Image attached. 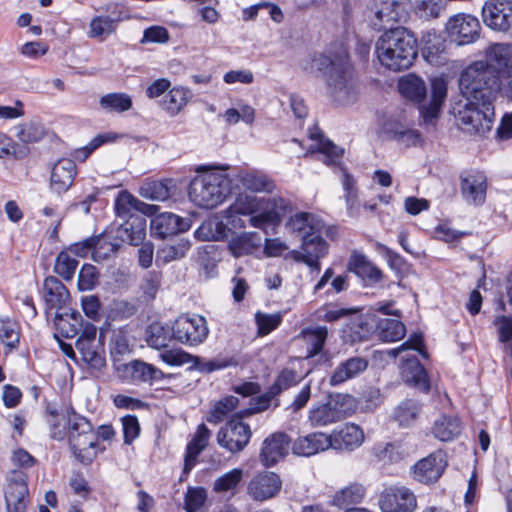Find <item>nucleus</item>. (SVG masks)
Listing matches in <instances>:
<instances>
[{
    "instance_id": "nucleus-1",
    "label": "nucleus",
    "mask_w": 512,
    "mask_h": 512,
    "mask_svg": "<svg viewBox=\"0 0 512 512\" xmlns=\"http://www.w3.org/2000/svg\"><path fill=\"white\" fill-rule=\"evenodd\" d=\"M305 71L323 73L329 96L339 104H349L356 96L354 71L345 50L314 54L303 60Z\"/></svg>"
},
{
    "instance_id": "nucleus-2",
    "label": "nucleus",
    "mask_w": 512,
    "mask_h": 512,
    "mask_svg": "<svg viewBox=\"0 0 512 512\" xmlns=\"http://www.w3.org/2000/svg\"><path fill=\"white\" fill-rule=\"evenodd\" d=\"M64 418L66 421L62 429L59 424H52L51 436L55 440H62L68 435L74 456L85 465L92 463L97 456L95 447L98 437L110 440L115 434L111 425H101L95 434L89 420L77 414L73 407L66 409Z\"/></svg>"
},
{
    "instance_id": "nucleus-3",
    "label": "nucleus",
    "mask_w": 512,
    "mask_h": 512,
    "mask_svg": "<svg viewBox=\"0 0 512 512\" xmlns=\"http://www.w3.org/2000/svg\"><path fill=\"white\" fill-rule=\"evenodd\" d=\"M291 210L290 202L282 197L265 198L240 194L225 211V219L236 228L235 215L250 216V225L268 234L269 230H274L280 224L282 217Z\"/></svg>"
},
{
    "instance_id": "nucleus-4",
    "label": "nucleus",
    "mask_w": 512,
    "mask_h": 512,
    "mask_svg": "<svg viewBox=\"0 0 512 512\" xmlns=\"http://www.w3.org/2000/svg\"><path fill=\"white\" fill-rule=\"evenodd\" d=\"M376 54L381 65L387 69L406 70L417 58V39L405 27L389 28L377 40Z\"/></svg>"
},
{
    "instance_id": "nucleus-5",
    "label": "nucleus",
    "mask_w": 512,
    "mask_h": 512,
    "mask_svg": "<svg viewBox=\"0 0 512 512\" xmlns=\"http://www.w3.org/2000/svg\"><path fill=\"white\" fill-rule=\"evenodd\" d=\"M459 88L464 98L493 101L500 91L501 80L488 63L479 60L461 72Z\"/></svg>"
},
{
    "instance_id": "nucleus-6",
    "label": "nucleus",
    "mask_w": 512,
    "mask_h": 512,
    "mask_svg": "<svg viewBox=\"0 0 512 512\" xmlns=\"http://www.w3.org/2000/svg\"><path fill=\"white\" fill-rule=\"evenodd\" d=\"M196 171L203 173L190 183V200L201 208H215L230 193V180L224 173L209 170L205 166L198 167Z\"/></svg>"
},
{
    "instance_id": "nucleus-7",
    "label": "nucleus",
    "mask_w": 512,
    "mask_h": 512,
    "mask_svg": "<svg viewBox=\"0 0 512 512\" xmlns=\"http://www.w3.org/2000/svg\"><path fill=\"white\" fill-rule=\"evenodd\" d=\"M452 113L460 128L469 134H486L495 119L493 101L486 100L464 98L453 106Z\"/></svg>"
},
{
    "instance_id": "nucleus-8",
    "label": "nucleus",
    "mask_w": 512,
    "mask_h": 512,
    "mask_svg": "<svg viewBox=\"0 0 512 512\" xmlns=\"http://www.w3.org/2000/svg\"><path fill=\"white\" fill-rule=\"evenodd\" d=\"M352 397L347 394L330 395L326 402H318L308 411L312 427H325L344 420L351 411Z\"/></svg>"
},
{
    "instance_id": "nucleus-9",
    "label": "nucleus",
    "mask_w": 512,
    "mask_h": 512,
    "mask_svg": "<svg viewBox=\"0 0 512 512\" xmlns=\"http://www.w3.org/2000/svg\"><path fill=\"white\" fill-rule=\"evenodd\" d=\"M411 10V0H373L368 17L371 26L381 31L396 23L406 22Z\"/></svg>"
},
{
    "instance_id": "nucleus-10",
    "label": "nucleus",
    "mask_w": 512,
    "mask_h": 512,
    "mask_svg": "<svg viewBox=\"0 0 512 512\" xmlns=\"http://www.w3.org/2000/svg\"><path fill=\"white\" fill-rule=\"evenodd\" d=\"M244 417L241 411L238 412L217 433L218 444L230 453L241 452L251 439L252 431L250 426L243 422Z\"/></svg>"
},
{
    "instance_id": "nucleus-11",
    "label": "nucleus",
    "mask_w": 512,
    "mask_h": 512,
    "mask_svg": "<svg viewBox=\"0 0 512 512\" xmlns=\"http://www.w3.org/2000/svg\"><path fill=\"white\" fill-rule=\"evenodd\" d=\"M172 338L186 346L203 343L209 333L206 319L200 315H181L172 325Z\"/></svg>"
},
{
    "instance_id": "nucleus-12",
    "label": "nucleus",
    "mask_w": 512,
    "mask_h": 512,
    "mask_svg": "<svg viewBox=\"0 0 512 512\" xmlns=\"http://www.w3.org/2000/svg\"><path fill=\"white\" fill-rule=\"evenodd\" d=\"M445 29L451 42L467 45L480 37L481 25L477 17L459 13L448 19Z\"/></svg>"
},
{
    "instance_id": "nucleus-13",
    "label": "nucleus",
    "mask_w": 512,
    "mask_h": 512,
    "mask_svg": "<svg viewBox=\"0 0 512 512\" xmlns=\"http://www.w3.org/2000/svg\"><path fill=\"white\" fill-rule=\"evenodd\" d=\"M484 24L497 32L512 28V0H487L482 7Z\"/></svg>"
},
{
    "instance_id": "nucleus-14",
    "label": "nucleus",
    "mask_w": 512,
    "mask_h": 512,
    "mask_svg": "<svg viewBox=\"0 0 512 512\" xmlns=\"http://www.w3.org/2000/svg\"><path fill=\"white\" fill-rule=\"evenodd\" d=\"M382 512H413L417 507L414 493L404 487L386 488L379 499Z\"/></svg>"
},
{
    "instance_id": "nucleus-15",
    "label": "nucleus",
    "mask_w": 512,
    "mask_h": 512,
    "mask_svg": "<svg viewBox=\"0 0 512 512\" xmlns=\"http://www.w3.org/2000/svg\"><path fill=\"white\" fill-rule=\"evenodd\" d=\"M322 232H310L303 236L301 251L297 252L295 259L302 261L312 269L320 270L319 259L328 252V244L322 237Z\"/></svg>"
},
{
    "instance_id": "nucleus-16",
    "label": "nucleus",
    "mask_w": 512,
    "mask_h": 512,
    "mask_svg": "<svg viewBox=\"0 0 512 512\" xmlns=\"http://www.w3.org/2000/svg\"><path fill=\"white\" fill-rule=\"evenodd\" d=\"M330 448L336 451L351 452L359 448L364 442V432L362 428L354 423H346L343 426L334 429L328 434Z\"/></svg>"
},
{
    "instance_id": "nucleus-17",
    "label": "nucleus",
    "mask_w": 512,
    "mask_h": 512,
    "mask_svg": "<svg viewBox=\"0 0 512 512\" xmlns=\"http://www.w3.org/2000/svg\"><path fill=\"white\" fill-rule=\"evenodd\" d=\"M446 466L445 454L442 451H436L419 460L413 466V477L421 483H433L441 477Z\"/></svg>"
},
{
    "instance_id": "nucleus-18",
    "label": "nucleus",
    "mask_w": 512,
    "mask_h": 512,
    "mask_svg": "<svg viewBox=\"0 0 512 512\" xmlns=\"http://www.w3.org/2000/svg\"><path fill=\"white\" fill-rule=\"evenodd\" d=\"M117 371L125 379L138 383L153 384L164 378V373L152 364L142 360H132L117 365Z\"/></svg>"
},
{
    "instance_id": "nucleus-19",
    "label": "nucleus",
    "mask_w": 512,
    "mask_h": 512,
    "mask_svg": "<svg viewBox=\"0 0 512 512\" xmlns=\"http://www.w3.org/2000/svg\"><path fill=\"white\" fill-rule=\"evenodd\" d=\"M281 487L282 481L276 473L262 472L251 479L247 492L253 500L262 502L275 497Z\"/></svg>"
},
{
    "instance_id": "nucleus-20",
    "label": "nucleus",
    "mask_w": 512,
    "mask_h": 512,
    "mask_svg": "<svg viewBox=\"0 0 512 512\" xmlns=\"http://www.w3.org/2000/svg\"><path fill=\"white\" fill-rule=\"evenodd\" d=\"M461 194L470 204L482 205L486 199L487 177L483 172L470 171L461 177Z\"/></svg>"
},
{
    "instance_id": "nucleus-21",
    "label": "nucleus",
    "mask_w": 512,
    "mask_h": 512,
    "mask_svg": "<svg viewBox=\"0 0 512 512\" xmlns=\"http://www.w3.org/2000/svg\"><path fill=\"white\" fill-rule=\"evenodd\" d=\"M189 228V219L181 218L170 212L155 216L150 223L151 234L161 239L185 232Z\"/></svg>"
},
{
    "instance_id": "nucleus-22",
    "label": "nucleus",
    "mask_w": 512,
    "mask_h": 512,
    "mask_svg": "<svg viewBox=\"0 0 512 512\" xmlns=\"http://www.w3.org/2000/svg\"><path fill=\"white\" fill-rule=\"evenodd\" d=\"M28 492L25 474L19 473L11 478L5 488L7 512H25Z\"/></svg>"
},
{
    "instance_id": "nucleus-23",
    "label": "nucleus",
    "mask_w": 512,
    "mask_h": 512,
    "mask_svg": "<svg viewBox=\"0 0 512 512\" xmlns=\"http://www.w3.org/2000/svg\"><path fill=\"white\" fill-rule=\"evenodd\" d=\"M290 439L287 434L277 432L267 437L260 453V459L264 466L276 464L288 454Z\"/></svg>"
},
{
    "instance_id": "nucleus-24",
    "label": "nucleus",
    "mask_w": 512,
    "mask_h": 512,
    "mask_svg": "<svg viewBox=\"0 0 512 512\" xmlns=\"http://www.w3.org/2000/svg\"><path fill=\"white\" fill-rule=\"evenodd\" d=\"M77 174L76 164L68 158L56 162L51 171L50 187L58 195L66 193L73 185Z\"/></svg>"
},
{
    "instance_id": "nucleus-25",
    "label": "nucleus",
    "mask_w": 512,
    "mask_h": 512,
    "mask_svg": "<svg viewBox=\"0 0 512 512\" xmlns=\"http://www.w3.org/2000/svg\"><path fill=\"white\" fill-rule=\"evenodd\" d=\"M348 268L367 285L377 284L383 278L382 271L365 254L357 250L351 253Z\"/></svg>"
},
{
    "instance_id": "nucleus-26",
    "label": "nucleus",
    "mask_w": 512,
    "mask_h": 512,
    "mask_svg": "<svg viewBox=\"0 0 512 512\" xmlns=\"http://www.w3.org/2000/svg\"><path fill=\"white\" fill-rule=\"evenodd\" d=\"M484 62L488 63L497 73L501 75L512 73V44L493 43L485 50Z\"/></svg>"
},
{
    "instance_id": "nucleus-27",
    "label": "nucleus",
    "mask_w": 512,
    "mask_h": 512,
    "mask_svg": "<svg viewBox=\"0 0 512 512\" xmlns=\"http://www.w3.org/2000/svg\"><path fill=\"white\" fill-rule=\"evenodd\" d=\"M401 375L405 383L424 392L430 389L427 373L415 355L401 357Z\"/></svg>"
},
{
    "instance_id": "nucleus-28",
    "label": "nucleus",
    "mask_w": 512,
    "mask_h": 512,
    "mask_svg": "<svg viewBox=\"0 0 512 512\" xmlns=\"http://www.w3.org/2000/svg\"><path fill=\"white\" fill-rule=\"evenodd\" d=\"M328 434L322 432H313L305 436L298 437L293 445L292 451L295 455L310 457L330 448Z\"/></svg>"
},
{
    "instance_id": "nucleus-29",
    "label": "nucleus",
    "mask_w": 512,
    "mask_h": 512,
    "mask_svg": "<svg viewBox=\"0 0 512 512\" xmlns=\"http://www.w3.org/2000/svg\"><path fill=\"white\" fill-rule=\"evenodd\" d=\"M423 404L415 399H404L397 404L392 413L391 420L400 428H411L421 417Z\"/></svg>"
},
{
    "instance_id": "nucleus-30",
    "label": "nucleus",
    "mask_w": 512,
    "mask_h": 512,
    "mask_svg": "<svg viewBox=\"0 0 512 512\" xmlns=\"http://www.w3.org/2000/svg\"><path fill=\"white\" fill-rule=\"evenodd\" d=\"M368 362L362 357H352L340 363L329 378V384L339 386L346 381L357 377L367 369Z\"/></svg>"
},
{
    "instance_id": "nucleus-31",
    "label": "nucleus",
    "mask_w": 512,
    "mask_h": 512,
    "mask_svg": "<svg viewBox=\"0 0 512 512\" xmlns=\"http://www.w3.org/2000/svg\"><path fill=\"white\" fill-rule=\"evenodd\" d=\"M422 55L433 65L443 63L446 58V40L435 31H427L422 36Z\"/></svg>"
},
{
    "instance_id": "nucleus-32",
    "label": "nucleus",
    "mask_w": 512,
    "mask_h": 512,
    "mask_svg": "<svg viewBox=\"0 0 512 512\" xmlns=\"http://www.w3.org/2000/svg\"><path fill=\"white\" fill-rule=\"evenodd\" d=\"M225 212L223 215H215L205 220L195 231V237L203 241H219L228 237L230 228L228 220L224 222Z\"/></svg>"
},
{
    "instance_id": "nucleus-33",
    "label": "nucleus",
    "mask_w": 512,
    "mask_h": 512,
    "mask_svg": "<svg viewBox=\"0 0 512 512\" xmlns=\"http://www.w3.org/2000/svg\"><path fill=\"white\" fill-rule=\"evenodd\" d=\"M156 210V206L146 204L129 193H122L115 202L117 216L124 221L130 219L131 216H139L138 212L154 214Z\"/></svg>"
},
{
    "instance_id": "nucleus-34",
    "label": "nucleus",
    "mask_w": 512,
    "mask_h": 512,
    "mask_svg": "<svg viewBox=\"0 0 512 512\" xmlns=\"http://www.w3.org/2000/svg\"><path fill=\"white\" fill-rule=\"evenodd\" d=\"M117 236L130 245H140L146 236V219L143 215L131 216L117 229Z\"/></svg>"
},
{
    "instance_id": "nucleus-35",
    "label": "nucleus",
    "mask_w": 512,
    "mask_h": 512,
    "mask_svg": "<svg viewBox=\"0 0 512 512\" xmlns=\"http://www.w3.org/2000/svg\"><path fill=\"white\" fill-rule=\"evenodd\" d=\"M210 435L211 433L209 429L204 424L198 426L195 436L188 443L186 448L183 474H189L190 471L194 468L197 463L199 454L208 445Z\"/></svg>"
},
{
    "instance_id": "nucleus-36",
    "label": "nucleus",
    "mask_w": 512,
    "mask_h": 512,
    "mask_svg": "<svg viewBox=\"0 0 512 512\" xmlns=\"http://www.w3.org/2000/svg\"><path fill=\"white\" fill-rule=\"evenodd\" d=\"M122 20L121 11H113L111 15L95 16L89 24L88 36L104 41L116 32L118 23Z\"/></svg>"
},
{
    "instance_id": "nucleus-37",
    "label": "nucleus",
    "mask_w": 512,
    "mask_h": 512,
    "mask_svg": "<svg viewBox=\"0 0 512 512\" xmlns=\"http://www.w3.org/2000/svg\"><path fill=\"white\" fill-rule=\"evenodd\" d=\"M328 337L325 326H315L303 329L297 336L306 348V358H312L321 353Z\"/></svg>"
},
{
    "instance_id": "nucleus-38",
    "label": "nucleus",
    "mask_w": 512,
    "mask_h": 512,
    "mask_svg": "<svg viewBox=\"0 0 512 512\" xmlns=\"http://www.w3.org/2000/svg\"><path fill=\"white\" fill-rule=\"evenodd\" d=\"M44 298L49 309H61L69 301L70 295L65 285L56 277L49 276L44 280Z\"/></svg>"
},
{
    "instance_id": "nucleus-39",
    "label": "nucleus",
    "mask_w": 512,
    "mask_h": 512,
    "mask_svg": "<svg viewBox=\"0 0 512 512\" xmlns=\"http://www.w3.org/2000/svg\"><path fill=\"white\" fill-rule=\"evenodd\" d=\"M286 227L303 238V236L308 235L310 232H322L324 223L314 214L299 212L289 218Z\"/></svg>"
},
{
    "instance_id": "nucleus-40",
    "label": "nucleus",
    "mask_w": 512,
    "mask_h": 512,
    "mask_svg": "<svg viewBox=\"0 0 512 512\" xmlns=\"http://www.w3.org/2000/svg\"><path fill=\"white\" fill-rule=\"evenodd\" d=\"M262 238L256 232L242 233L229 242V250L236 258L253 255L260 251Z\"/></svg>"
},
{
    "instance_id": "nucleus-41",
    "label": "nucleus",
    "mask_w": 512,
    "mask_h": 512,
    "mask_svg": "<svg viewBox=\"0 0 512 512\" xmlns=\"http://www.w3.org/2000/svg\"><path fill=\"white\" fill-rule=\"evenodd\" d=\"M238 181L252 192H272L275 185L272 179L259 170H243L238 173Z\"/></svg>"
},
{
    "instance_id": "nucleus-42",
    "label": "nucleus",
    "mask_w": 512,
    "mask_h": 512,
    "mask_svg": "<svg viewBox=\"0 0 512 512\" xmlns=\"http://www.w3.org/2000/svg\"><path fill=\"white\" fill-rule=\"evenodd\" d=\"M310 138L315 143L311 145L309 150L312 153L318 152L324 155V162L327 165H337L340 162V159L344 153L342 148L335 145L329 139L324 138V136L320 133H311Z\"/></svg>"
},
{
    "instance_id": "nucleus-43",
    "label": "nucleus",
    "mask_w": 512,
    "mask_h": 512,
    "mask_svg": "<svg viewBox=\"0 0 512 512\" xmlns=\"http://www.w3.org/2000/svg\"><path fill=\"white\" fill-rule=\"evenodd\" d=\"M447 96V83L441 77H436L431 80V101L427 108L422 107L420 113L424 119L435 118Z\"/></svg>"
},
{
    "instance_id": "nucleus-44",
    "label": "nucleus",
    "mask_w": 512,
    "mask_h": 512,
    "mask_svg": "<svg viewBox=\"0 0 512 512\" xmlns=\"http://www.w3.org/2000/svg\"><path fill=\"white\" fill-rule=\"evenodd\" d=\"M82 316L77 311L56 313L54 324L58 333L65 338H73L79 334Z\"/></svg>"
},
{
    "instance_id": "nucleus-45",
    "label": "nucleus",
    "mask_w": 512,
    "mask_h": 512,
    "mask_svg": "<svg viewBox=\"0 0 512 512\" xmlns=\"http://www.w3.org/2000/svg\"><path fill=\"white\" fill-rule=\"evenodd\" d=\"M373 453L383 464H394L402 461L407 452L400 442L379 443L374 446Z\"/></svg>"
},
{
    "instance_id": "nucleus-46",
    "label": "nucleus",
    "mask_w": 512,
    "mask_h": 512,
    "mask_svg": "<svg viewBox=\"0 0 512 512\" xmlns=\"http://www.w3.org/2000/svg\"><path fill=\"white\" fill-rule=\"evenodd\" d=\"M460 421L457 417L442 415L433 426V435L440 441H451L460 434Z\"/></svg>"
},
{
    "instance_id": "nucleus-47",
    "label": "nucleus",
    "mask_w": 512,
    "mask_h": 512,
    "mask_svg": "<svg viewBox=\"0 0 512 512\" xmlns=\"http://www.w3.org/2000/svg\"><path fill=\"white\" fill-rule=\"evenodd\" d=\"M399 91L404 97L414 102L424 100L427 93L425 82L413 74L407 75L400 80Z\"/></svg>"
},
{
    "instance_id": "nucleus-48",
    "label": "nucleus",
    "mask_w": 512,
    "mask_h": 512,
    "mask_svg": "<svg viewBox=\"0 0 512 512\" xmlns=\"http://www.w3.org/2000/svg\"><path fill=\"white\" fill-rule=\"evenodd\" d=\"M76 348L82 355L83 360L95 368H100L104 364L102 357V345L99 340L78 339Z\"/></svg>"
},
{
    "instance_id": "nucleus-49",
    "label": "nucleus",
    "mask_w": 512,
    "mask_h": 512,
    "mask_svg": "<svg viewBox=\"0 0 512 512\" xmlns=\"http://www.w3.org/2000/svg\"><path fill=\"white\" fill-rule=\"evenodd\" d=\"M173 187L172 180L147 181L140 187V195L152 201H166Z\"/></svg>"
},
{
    "instance_id": "nucleus-50",
    "label": "nucleus",
    "mask_w": 512,
    "mask_h": 512,
    "mask_svg": "<svg viewBox=\"0 0 512 512\" xmlns=\"http://www.w3.org/2000/svg\"><path fill=\"white\" fill-rule=\"evenodd\" d=\"M189 96V90L182 87H174L164 96L161 106L171 116H175L186 106Z\"/></svg>"
},
{
    "instance_id": "nucleus-51",
    "label": "nucleus",
    "mask_w": 512,
    "mask_h": 512,
    "mask_svg": "<svg viewBox=\"0 0 512 512\" xmlns=\"http://www.w3.org/2000/svg\"><path fill=\"white\" fill-rule=\"evenodd\" d=\"M405 334V325L397 319L385 318L378 323V335L384 342L398 341L402 339Z\"/></svg>"
},
{
    "instance_id": "nucleus-52",
    "label": "nucleus",
    "mask_w": 512,
    "mask_h": 512,
    "mask_svg": "<svg viewBox=\"0 0 512 512\" xmlns=\"http://www.w3.org/2000/svg\"><path fill=\"white\" fill-rule=\"evenodd\" d=\"M100 107L106 111L123 113L132 108V98L121 92L108 93L100 98Z\"/></svg>"
},
{
    "instance_id": "nucleus-53",
    "label": "nucleus",
    "mask_w": 512,
    "mask_h": 512,
    "mask_svg": "<svg viewBox=\"0 0 512 512\" xmlns=\"http://www.w3.org/2000/svg\"><path fill=\"white\" fill-rule=\"evenodd\" d=\"M365 495V488L360 484H351L336 492L333 497V504L338 507L360 503Z\"/></svg>"
},
{
    "instance_id": "nucleus-54",
    "label": "nucleus",
    "mask_w": 512,
    "mask_h": 512,
    "mask_svg": "<svg viewBox=\"0 0 512 512\" xmlns=\"http://www.w3.org/2000/svg\"><path fill=\"white\" fill-rule=\"evenodd\" d=\"M387 132L391 139L405 147L416 146L421 142V134L417 130L402 124L391 126L387 129Z\"/></svg>"
},
{
    "instance_id": "nucleus-55",
    "label": "nucleus",
    "mask_w": 512,
    "mask_h": 512,
    "mask_svg": "<svg viewBox=\"0 0 512 512\" xmlns=\"http://www.w3.org/2000/svg\"><path fill=\"white\" fill-rule=\"evenodd\" d=\"M190 249V242L186 239H179L174 244H167L157 252V261L169 263L183 258Z\"/></svg>"
},
{
    "instance_id": "nucleus-56",
    "label": "nucleus",
    "mask_w": 512,
    "mask_h": 512,
    "mask_svg": "<svg viewBox=\"0 0 512 512\" xmlns=\"http://www.w3.org/2000/svg\"><path fill=\"white\" fill-rule=\"evenodd\" d=\"M131 351L132 348L127 334L122 330L115 332L111 339V356L116 369L117 365L122 363V357L130 354Z\"/></svg>"
},
{
    "instance_id": "nucleus-57",
    "label": "nucleus",
    "mask_w": 512,
    "mask_h": 512,
    "mask_svg": "<svg viewBox=\"0 0 512 512\" xmlns=\"http://www.w3.org/2000/svg\"><path fill=\"white\" fill-rule=\"evenodd\" d=\"M243 478V470L234 468L214 481L213 490L216 493L234 491Z\"/></svg>"
},
{
    "instance_id": "nucleus-58",
    "label": "nucleus",
    "mask_w": 512,
    "mask_h": 512,
    "mask_svg": "<svg viewBox=\"0 0 512 512\" xmlns=\"http://www.w3.org/2000/svg\"><path fill=\"white\" fill-rule=\"evenodd\" d=\"M238 403L239 399L232 395L222 398L215 404L214 409L207 417V421L214 424L220 422L238 406Z\"/></svg>"
},
{
    "instance_id": "nucleus-59",
    "label": "nucleus",
    "mask_w": 512,
    "mask_h": 512,
    "mask_svg": "<svg viewBox=\"0 0 512 512\" xmlns=\"http://www.w3.org/2000/svg\"><path fill=\"white\" fill-rule=\"evenodd\" d=\"M78 261L71 257L67 251H61L55 262L54 271L64 280H71L75 274Z\"/></svg>"
},
{
    "instance_id": "nucleus-60",
    "label": "nucleus",
    "mask_w": 512,
    "mask_h": 512,
    "mask_svg": "<svg viewBox=\"0 0 512 512\" xmlns=\"http://www.w3.org/2000/svg\"><path fill=\"white\" fill-rule=\"evenodd\" d=\"M45 135L44 127L35 122H29L17 127V138L24 143H32L41 140Z\"/></svg>"
},
{
    "instance_id": "nucleus-61",
    "label": "nucleus",
    "mask_w": 512,
    "mask_h": 512,
    "mask_svg": "<svg viewBox=\"0 0 512 512\" xmlns=\"http://www.w3.org/2000/svg\"><path fill=\"white\" fill-rule=\"evenodd\" d=\"M147 343L150 347L161 349L168 346L170 336L162 325L154 323L148 328Z\"/></svg>"
},
{
    "instance_id": "nucleus-62",
    "label": "nucleus",
    "mask_w": 512,
    "mask_h": 512,
    "mask_svg": "<svg viewBox=\"0 0 512 512\" xmlns=\"http://www.w3.org/2000/svg\"><path fill=\"white\" fill-rule=\"evenodd\" d=\"M298 381L297 372L292 369L285 368L278 374L274 383L270 386L271 393L279 395L284 390L296 385Z\"/></svg>"
},
{
    "instance_id": "nucleus-63",
    "label": "nucleus",
    "mask_w": 512,
    "mask_h": 512,
    "mask_svg": "<svg viewBox=\"0 0 512 512\" xmlns=\"http://www.w3.org/2000/svg\"><path fill=\"white\" fill-rule=\"evenodd\" d=\"M207 499L206 490L202 487H190L185 495L184 505L187 512H197Z\"/></svg>"
},
{
    "instance_id": "nucleus-64",
    "label": "nucleus",
    "mask_w": 512,
    "mask_h": 512,
    "mask_svg": "<svg viewBox=\"0 0 512 512\" xmlns=\"http://www.w3.org/2000/svg\"><path fill=\"white\" fill-rule=\"evenodd\" d=\"M160 358L170 366H181L188 363H194L198 360L197 357H194L181 349L164 350L160 354Z\"/></svg>"
}]
</instances>
